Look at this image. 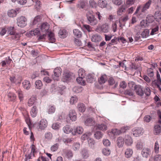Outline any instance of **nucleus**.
I'll list each match as a JSON object with an SVG mask.
<instances>
[{
    "instance_id": "473e14b6",
    "label": "nucleus",
    "mask_w": 161,
    "mask_h": 161,
    "mask_svg": "<svg viewBox=\"0 0 161 161\" xmlns=\"http://www.w3.org/2000/svg\"><path fill=\"white\" fill-rule=\"evenodd\" d=\"M12 36L11 38L13 40H14L16 41L19 40L20 37V35L18 33L15 32L13 34L11 35Z\"/></svg>"
},
{
    "instance_id": "ea45409f",
    "label": "nucleus",
    "mask_w": 161,
    "mask_h": 161,
    "mask_svg": "<svg viewBox=\"0 0 161 161\" xmlns=\"http://www.w3.org/2000/svg\"><path fill=\"white\" fill-rule=\"evenodd\" d=\"M149 33V30L148 29H146L142 32L141 35L142 37L146 38V37L148 36Z\"/></svg>"
},
{
    "instance_id": "a18cd8bd",
    "label": "nucleus",
    "mask_w": 161,
    "mask_h": 161,
    "mask_svg": "<svg viewBox=\"0 0 161 161\" xmlns=\"http://www.w3.org/2000/svg\"><path fill=\"white\" fill-rule=\"evenodd\" d=\"M76 80L77 82L82 85H85V84L86 82L84 80H83V78L82 77L77 78Z\"/></svg>"
},
{
    "instance_id": "ddd939ff",
    "label": "nucleus",
    "mask_w": 161,
    "mask_h": 161,
    "mask_svg": "<svg viewBox=\"0 0 161 161\" xmlns=\"http://www.w3.org/2000/svg\"><path fill=\"white\" fill-rule=\"evenodd\" d=\"M71 75L69 73H65L63 75L62 80L64 82H67L71 80Z\"/></svg>"
},
{
    "instance_id": "79ce46f5",
    "label": "nucleus",
    "mask_w": 161,
    "mask_h": 161,
    "mask_svg": "<svg viewBox=\"0 0 161 161\" xmlns=\"http://www.w3.org/2000/svg\"><path fill=\"white\" fill-rule=\"evenodd\" d=\"M85 2L80 1L77 5V7L79 8H83L85 6Z\"/></svg>"
},
{
    "instance_id": "0eeeda50",
    "label": "nucleus",
    "mask_w": 161,
    "mask_h": 161,
    "mask_svg": "<svg viewBox=\"0 0 161 161\" xmlns=\"http://www.w3.org/2000/svg\"><path fill=\"white\" fill-rule=\"evenodd\" d=\"M133 131V135L135 137H137L142 134L143 133V129L141 128H135Z\"/></svg>"
},
{
    "instance_id": "3c124183",
    "label": "nucleus",
    "mask_w": 161,
    "mask_h": 161,
    "mask_svg": "<svg viewBox=\"0 0 161 161\" xmlns=\"http://www.w3.org/2000/svg\"><path fill=\"white\" fill-rule=\"evenodd\" d=\"M102 152L104 155L108 156L110 154L111 151L108 148H104L103 149Z\"/></svg>"
},
{
    "instance_id": "bf43d9fd",
    "label": "nucleus",
    "mask_w": 161,
    "mask_h": 161,
    "mask_svg": "<svg viewBox=\"0 0 161 161\" xmlns=\"http://www.w3.org/2000/svg\"><path fill=\"white\" fill-rule=\"evenodd\" d=\"M45 138L48 140H50L52 138V134L50 132H47L45 134Z\"/></svg>"
},
{
    "instance_id": "b1692460",
    "label": "nucleus",
    "mask_w": 161,
    "mask_h": 161,
    "mask_svg": "<svg viewBox=\"0 0 161 161\" xmlns=\"http://www.w3.org/2000/svg\"><path fill=\"white\" fill-rule=\"evenodd\" d=\"M23 87L27 90L30 88L31 84L30 82L27 80H25L22 83Z\"/></svg>"
},
{
    "instance_id": "2f4dec72",
    "label": "nucleus",
    "mask_w": 161,
    "mask_h": 161,
    "mask_svg": "<svg viewBox=\"0 0 161 161\" xmlns=\"http://www.w3.org/2000/svg\"><path fill=\"white\" fill-rule=\"evenodd\" d=\"M73 32L75 36L78 38H80L82 36V32L78 29H75L74 30Z\"/></svg>"
},
{
    "instance_id": "a211bd4d",
    "label": "nucleus",
    "mask_w": 161,
    "mask_h": 161,
    "mask_svg": "<svg viewBox=\"0 0 161 161\" xmlns=\"http://www.w3.org/2000/svg\"><path fill=\"white\" fill-rule=\"evenodd\" d=\"M150 152V149L148 148H144L142 152V154L143 156L146 158L149 156V153Z\"/></svg>"
},
{
    "instance_id": "393cba45",
    "label": "nucleus",
    "mask_w": 161,
    "mask_h": 161,
    "mask_svg": "<svg viewBox=\"0 0 161 161\" xmlns=\"http://www.w3.org/2000/svg\"><path fill=\"white\" fill-rule=\"evenodd\" d=\"M91 39L92 42H96L100 41L101 37L100 36L97 34H94L92 36Z\"/></svg>"
},
{
    "instance_id": "603ef678",
    "label": "nucleus",
    "mask_w": 161,
    "mask_h": 161,
    "mask_svg": "<svg viewBox=\"0 0 161 161\" xmlns=\"http://www.w3.org/2000/svg\"><path fill=\"white\" fill-rule=\"evenodd\" d=\"M143 93H145L147 96H150L151 94V91L150 88L147 86L145 88L143 91Z\"/></svg>"
},
{
    "instance_id": "8fccbe9b",
    "label": "nucleus",
    "mask_w": 161,
    "mask_h": 161,
    "mask_svg": "<svg viewBox=\"0 0 161 161\" xmlns=\"http://www.w3.org/2000/svg\"><path fill=\"white\" fill-rule=\"evenodd\" d=\"M89 2L90 6L92 8H95L97 6V3L94 0H90Z\"/></svg>"
},
{
    "instance_id": "a19ab883",
    "label": "nucleus",
    "mask_w": 161,
    "mask_h": 161,
    "mask_svg": "<svg viewBox=\"0 0 161 161\" xmlns=\"http://www.w3.org/2000/svg\"><path fill=\"white\" fill-rule=\"evenodd\" d=\"M48 32V36L50 41L52 42H53L55 41L54 34L51 32L49 31V32Z\"/></svg>"
},
{
    "instance_id": "412c9836",
    "label": "nucleus",
    "mask_w": 161,
    "mask_h": 161,
    "mask_svg": "<svg viewBox=\"0 0 161 161\" xmlns=\"http://www.w3.org/2000/svg\"><path fill=\"white\" fill-rule=\"evenodd\" d=\"M58 34L61 38H64L66 37L68 35V33L65 30L61 29L59 31Z\"/></svg>"
},
{
    "instance_id": "20e7f679",
    "label": "nucleus",
    "mask_w": 161,
    "mask_h": 161,
    "mask_svg": "<svg viewBox=\"0 0 161 161\" xmlns=\"http://www.w3.org/2000/svg\"><path fill=\"white\" fill-rule=\"evenodd\" d=\"M27 19L26 18L23 16H21L19 18L17 22V24L18 26L21 27H25L26 25Z\"/></svg>"
},
{
    "instance_id": "052dcab7",
    "label": "nucleus",
    "mask_w": 161,
    "mask_h": 161,
    "mask_svg": "<svg viewBox=\"0 0 161 161\" xmlns=\"http://www.w3.org/2000/svg\"><path fill=\"white\" fill-rule=\"evenodd\" d=\"M113 3L117 5H121L123 3L122 0H113Z\"/></svg>"
},
{
    "instance_id": "72a5a7b5",
    "label": "nucleus",
    "mask_w": 161,
    "mask_h": 161,
    "mask_svg": "<svg viewBox=\"0 0 161 161\" xmlns=\"http://www.w3.org/2000/svg\"><path fill=\"white\" fill-rule=\"evenodd\" d=\"M8 16L11 17H15L17 14L16 11L14 9H11L8 12Z\"/></svg>"
},
{
    "instance_id": "f257e3e1",
    "label": "nucleus",
    "mask_w": 161,
    "mask_h": 161,
    "mask_svg": "<svg viewBox=\"0 0 161 161\" xmlns=\"http://www.w3.org/2000/svg\"><path fill=\"white\" fill-rule=\"evenodd\" d=\"M36 99L34 97H32L29 100L28 102V106H31L33 104L36 105L34 106L32 108L31 114L32 117H35L37 113V109Z\"/></svg>"
},
{
    "instance_id": "6ab92c4d",
    "label": "nucleus",
    "mask_w": 161,
    "mask_h": 161,
    "mask_svg": "<svg viewBox=\"0 0 161 161\" xmlns=\"http://www.w3.org/2000/svg\"><path fill=\"white\" fill-rule=\"evenodd\" d=\"M101 31L104 33H107L108 32L109 27L108 25L106 24H103L101 27Z\"/></svg>"
},
{
    "instance_id": "c03bdc74",
    "label": "nucleus",
    "mask_w": 161,
    "mask_h": 161,
    "mask_svg": "<svg viewBox=\"0 0 161 161\" xmlns=\"http://www.w3.org/2000/svg\"><path fill=\"white\" fill-rule=\"evenodd\" d=\"M7 29L8 33L11 35L15 32V29L14 27H8Z\"/></svg>"
},
{
    "instance_id": "cd10ccee",
    "label": "nucleus",
    "mask_w": 161,
    "mask_h": 161,
    "mask_svg": "<svg viewBox=\"0 0 161 161\" xmlns=\"http://www.w3.org/2000/svg\"><path fill=\"white\" fill-rule=\"evenodd\" d=\"M83 131V129L81 127L78 126L74 130V132L75 133L72 132L74 135H76L77 133L78 134H81Z\"/></svg>"
},
{
    "instance_id": "2eb2a0df",
    "label": "nucleus",
    "mask_w": 161,
    "mask_h": 161,
    "mask_svg": "<svg viewBox=\"0 0 161 161\" xmlns=\"http://www.w3.org/2000/svg\"><path fill=\"white\" fill-rule=\"evenodd\" d=\"M95 122L92 118H88L85 121V124L86 125L91 126L95 124Z\"/></svg>"
},
{
    "instance_id": "7c9ffc66",
    "label": "nucleus",
    "mask_w": 161,
    "mask_h": 161,
    "mask_svg": "<svg viewBox=\"0 0 161 161\" xmlns=\"http://www.w3.org/2000/svg\"><path fill=\"white\" fill-rule=\"evenodd\" d=\"M107 80V76L105 75H102L98 79L99 84H102L105 83Z\"/></svg>"
},
{
    "instance_id": "aec40b11",
    "label": "nucleus",
    "mask_w": 161,
    "mask_h": 161,
    "mask_svg": "<svg viewBox=\"0 0 161 161\" xmlns=\"http://www.w3.org/2000/svg\"><path fill=\"white\" fill-rule=\"evenodd\" d=\"M126 9V7L125 6V5H122L118 9L117 11V15L119 16L122 15L123 14V13L124 12Z\"/></svg>"
},
{
    "instance_id": "774afa93",
    "label": "nucleus",
    "mask_w": 161,
    "mask_h": 161,
    "mask_svg": "<svg viewBox=\"0 0 161 161\" xmlns=\"http://www.w3.org/2000/svg\"><path fill=\"white\" fill-rule=\"evenodd\" d=\"M155 161H161V155L158 154L154 157Z\"/></svg>"
},
{
    "instance_id": "1a4fd4ad",
    "label": "nucleus",
    "mask_w": 161,
    "mask_h": 161,
    "mask_svg": "<svg viewBox=\"0 0 161 161\" xmlns=\"http://www.w3.org/2000/svg\"><path fill=\"white\" fill-rule=\"evenodd\" d=\"M49 25L47 23H43L41 26V31L42 32L46 33L49 32Z\"/></svg>"
},
{
    "instance_id": "338daca9",
    "label": "nucleus",
    "mask_w": 161,
    "mask_h": 161,
    "mask_svg": "<svg viewBox=\"0 0 161 161\" xmlns=\"http://www.w3.org/2000/svg\"><path fill=\"white\" fill-rule=\"evenodd\" d=\"M88 142L89 145L91 147H92L95 143V142L94 140L90 138H89L88 140Z\"/></svg>"
},
{
    "instance_id": "f704fd0d",
    "label": "nucleus",
    "mask_w": 161,
    "mask_h": 161,
    "mask_svg": "<svg viewBox=\"0 0 161 161\" xmlns=\"http://www.w3.org/2000/svg\"><path fill=\"white\" fill-rule=\"evenodd\" d=\"M86 80L87 82L91 83L94 81L95 80L92 75L89 74L86 77Z\"/></svg>"
},
{
    "instance_id": "49530a36",
    "label": "nucleus",
    "mask_w": 161,
    "mask_h": 161,
    "mask_svg": "<svg viewBox=\"0 0 161 161\" xmlns=\"http://www.w3.org/2000/svg\"><path fill=\"white\" fill-rule=\"evenodd\" d=\"M94 136L97 139H99L102 137L103 133L101 131H97L94 134Z\"/></svg>"
},
{
    "instance_id": "de8ad7c7",
    "label": "nucleus",
    "mask_w": 161,
    "mask_h": 161,
    "mask_svg": "<svg viewBox=\"0 0 161 161\" xmlns=\"http://www.w3.org/2000/svg\"><path fill=\"white\" fill-rule=\"evenodd\" d=\"M143 147V142L141 141H138L136 145V147L137 149H141Z\"/></svg>"
},
{
    "instance_id": "4be33fe9",
    "label": "nucleus",
    "mask_w": 161,
    "mask_h": 161,
    "mask_svg": "<svg viewBox=\"0 0 161 161\" xmlns=\"http://www.w3.org/2000/svg\"><path fill=\"white\" fill-rule=\"evenodd\" d=\"M151 4V0H149L144 4L143 6H142V8L141 10V12H144L149 8Z\"/></svg>"
},
{
    "instance_id": "09e8293b",
    "label": "nucleus",
    "mask_w": 161,
    "mask_h": 161,
    "mask_svg": "<svg viewBox=\"0 0 161 161\" xmlns=\"http://www.w3.org/2000/svg\"><path fill=\"white\" fill-rule=\"evenodd\" d=\"M124 93L125 95H127L130 96H133L134 94L132 90L130 89H127L125 90L124 92Z\"/></svg>"
},
{
    "instance_id": "13d9d810",
    "label": "nucleus",
    "mask_w": 161,
    "mask_h": 161,
    "mask_svg": "<svg viewBox=\"0 0 161 161\" xmlns=\"http://www.w3.org/2000/svg\"><path fill=\"white\" fill-rule=\"evenodd\" d=\"M41 21V18L40 16H37L36 17H35L33 21V24L35 25L38 22Z\"/></svg>"
},
{
    "instance_id": "e433bc0d",
    "label": "nucleus",
    "mask_w": 161,
    "mask_h": 161,
    "mask_svg": "<svg viewBox=\"0 0 161 161\" xmlns=\"http://www.w3.org/2000/svg\"><path fill=\"white\" fill-rule=\"evenodd\" d=\"M159 145L158 142L156 141L154 146L153 151L156 153H158L159 152Z\"/></svg>"
},
{
    "instance_id": "864d4df0",
    "label": "nucleus",
    "mask_w": 161,
    "mask_h": 161,
    "mask_svg": "<svg viewBox=\"0 0 161 161\" xmlns=\"http://www.w3.org/2000/svg\"><path fill=\"white\" fill-rule=\"evenodd\" d=\"M40 33L39 29L37 28L34 31H31L30 32V34L32 35H33L34 36L37 35L38 36L39 35Z\"/></svg>"
},
{
    "instance_id": "58836bf2",
    "label": "nucleus",
    "mask_w": 161,
    "mask_h": 161,
    "mask_svg": "<svg viewBox=\"0 0 161 161\" xmlns=\"http://www.w3.org/2000/svg\"><path fill=\"white\" fill-rule=\"evenodd\" d=\"M82 90V88L81 86H75L73 88V91L77 93L81 92Z\"/></svg>"
},
{
    "instance_id": "6e6552de",
    "label": "nucleus",
    "mask_w": 161,
    "mask_h": 161,
    "mask_svg": "<svg viewBox=\"0 0 161 161\" xmlns=\"http://www.w3.org/2000/svg\"><path fill=\"white\" fill-rule=\"evenodd\" d=\"M94 129H98L102 130H105L107 129L106 123L103 122L101 124H97L94 127Z\"/></svg>"
},
{
    "instance_id": "c85d7f7f",
    "label": "nucleus",
    "mask_w": 161,
    "mask_h": 161,
    "mask_svg": "<svg viewBox=\"0 0 161 161\" xmlns=\"http://www.w3.org/2000/svg\"><path fill=\"white\" fill-rule=\"evenodd\" d=\"M133 153L132 149L130 148L126 149L125 153V157L127 158H130L132 155Z\"/></svg>"
},
{
    "instance_id": "4468645a",
    "label": "nucleus",
    "mask_w": 161,
    "mask_h": 161,
    "mask_svg": "<svg viewBox=\"0 0 161 161\" xmlns=\"http://www.w3.org/2000/svg\"><path fill=\"white\" fill-rule=\"evenodd\" d=\"M117 145L119 147H122L124 143V139L121 136L118 137L116 141Z\"/></svg>"
},
{
    "instance_id": "39448f33",
    "label": "nucleus",
    "mask_w": 161,
    "mask_h": 161,
    "mask_svg": "<svg viewBox=\"0 0 161 161\" xmlns=\"http://www.w3.org/2000/svg\"><path fill=\"white\" fill-rule=\"evenodd\" d=\"M61 69L60 68H56L54 70V75H53V79L54 80H58V77L61 75Z\"/></svg>"
},
{
    "instance_id": "680f3d73",
    "label": "nucleus",
    "mask_w": 161,
    "mask_h": 161,
    "mask_svg": "<svg viewBox=\"0 0 161 161\" xmlns=\"http://www.w3.org/2000/svg\"><path fill=\"white\" fill-rule=\"evenodd\" d=\"M58 143H56L51 147V150L53 152L55 151L58 149Z\"/></svg>"
},
{
    "instance_id": "f3484780",
    "label": "nucleus",
    "mask_w": 161,
    "mask_h": 161,
    "mask_svg": "<svg viewBox=\"0 0 161 161\" xmlns=\"http://www.w3.org/2000/svg\"><path fill=\"white\" fill-rule=\"evenodd\" d=\"M76 113L74 110H70L69 111V116L70 119L73 121H75L76 119Z\"/></svg>"
},
{
    "instance_id": "5701e85b",
    "label": "nucleus",
    "mask_w": 161,
    "mask_h": 161,
    "mask_svg": "<svg viewBox=\"0 0 161 161\" xmlns=\"http://www.w3.org/2000/svg\"><path fill=\"white\" fill-rule=\"evenodd\" d=\"M153 131L155 135H158L161 132V127L160 126L158 125H155L154 127Z\"/></svg>"
},
{
    "instance_id": "6e6d98bb",
    "label": "nucleus",
    "mask_w": 161,
    "mask_h": 161,
    "mask_svg": "<svg viewBox=\"0 0 161 161\" xmlns=\"http://www.w3.org/2000/svg\"><path fill=\"white\" fill-rule=\"evenodd\" d=\"M73 138H64L63 141L65 144L70 143L73 141Z\"/></svg>"
},
{
    "instance_id": "5fc2aeb1",
    "label": "nucleus",
    "mask_w": 161,
    "mask_h": 161,
    "mask_svg": "<svg viewBox=\"0 0 161 161\" xmlns=\"http://www.w3.org/2000/svg\"><path fill=\"white\" fill-rule=\"evenodd\" d=\"M91 135L90 133H89L87 134H85L82 135L81 136V139L84 140L86 139H88L89 138V136Z\"/></svg>"
},
{
    "instance_id": "0e129e2a",
    "label": "nucleus",
    "mask_w": 161,
    "mask_h": 161,
    "mask_svg": "<svg viewBox=\"0 0 161 161\" xmlns=\"http://www.w3.org/2000/svg\"><path fill=\"white\" fill-rule=\"evenodd\" d=\"M77 101V99L75 97H71L70 102L71 104H73L75 103Z\"/></svg>"
},
{
    "instance_id": "c756f323",
    "label": "nucleus",
    "mask_w": 161,
    "mask_h": 161,
    "mask_svg": "<svg viewBox=\"0 0 161 161\" xmlns=\"http://www.w3.org/2000/svg\"><path fill=\"white\" fill-rule=\"evenodd\" d=\"M77 108L79 111L81 112H84L86 109V107L84 104L81 103L78 104Z\"/></svg>"
},
{
    "instance_id": "9d476101",
    "label": "nucleus",
    "mask_w": 161,
    "mask_h": 161,
    "mask_svg": "<svg viewBox=\"0 0 161 161\" xmlns=\"http://www.w3.org/2000/svg\"><path fill=\"white\" fill-rule=\"evenodd\" d=\"M151 22L150 17L149 15L147 16L146 20H143L141 21L140 25L142 27H146L149 26Z\"/></svg>"
},
{
    "instance_id": "37998d69",
    "label": "nucleus",
    "mask_w": 161,
    "mask_h": 161,
    "mask_svg": "<svg viewBox=\"0 0 161 161\" xmlns=\"http://www.w3.org/2000/svg\"><path fill=\"white\" fill-rule=\"evenodd\" d=\"M42 86V81L39 80H37L35 82V87L38 89H40Z\"/></svg>"
},
{
    "instance_id": "4d7b16f0",
    "label": "nucleus",
    "mask_w": 161,
    "mask_h": 161,
    "mask_svg": "<svg viewBox=\"0 0 161 161\" xmlns=\"http://www.w3.org/2000/svg\"><path fill=\"white\" fill-rule=\"evenodd\" d=\"M8 97L11 98L10 100L11 101L15 100L16 97L15 95L14 94L10 92L8 94Z\"/></svg>"
},
{
    "instance_id": "423d86ee",
    "label": "nucleus",
    "mask_w": 161,
    "mask_h": 161,
    "mask_svg": "<svg viewBox=\"0 0 161 161\" xmlns=\"http://www.w3.org/2000/svg\"><path fill=\"white\" fill-rule=\"evenodd\" d=\"M134 90L136 93L140 96H142L144 94L143 91L142 90V87L139 85H135L134 86Z\"/></svg>"
},
{
    "instance_id": "69168bd1",
    "label": "nucleus",
    "mask_w": 161,
    "mask_h": 161,
    "mask_svg": "<svg viewBox=\"0 0 161 161\" xmlns=\"http://www.w3.org/2000/svg\"><path fill=\"white\" fill-rule=\"evenodd\" d=\"M103 143L104 145L106 146H109L110 144V141L107 139H104L103 140Z\"/></svg>"
},
{
    "instance_id": "f03ea898",
    "label": "nucleus",
    "mask_w": 161,
    "mask_h": 161,
    "mask_svg": "<svg viewBox=\"0 0 161 161\" xmlns=\"http://www.w3.org/2000/svg\"><path fill=\"white\" fill-rule=\"evenodd\" d=\"M86 17L89 24L94 26L97 24L98 21L95 17L94 15L93 14L92 11L87 12L86 14Z\"/></svg>"
},
{
    "instance_id": "9b49d317",
    "label": "nucleus",
    "mask_w": 161,
    "mask_h": 161,
    "mask_svg": "<svg viewBox=\"0 0 161 161\" xmlns=\"http://www.w3.org/2000/svg\"><path fill=\"white\" fill-rule=\"evenodd\" d=\"M28 2H29V1ZM34 2L36 3L35 5L36 8L37 9H39L41 4L40 1L37 0H30V4H27V5L29 6H31L33 4Z\"/></svg>"
},
{
    "instance_id": "dca6fc26",
    "label": "nucleus",
    "mask_w": 161,
    "mask_h": 161,
    "mask_svg": "<svg viewBox=\"0 0 161 161\" xmlns=\"http://www.w3.org/2000/svg\"><path fill=\"white\" fill-rule=\"evenodd\" d=\"M47 123L46 120L42 119L41 120L38 125L39 129L41 130L44 129L47 127Z\"/></svg>"
},
{
    "instance_id": "bb28decb",
    "label": "nucleus",
    "mask_w": 161,
    "mask_h": 161,
    "mask_svg": "<svg viewBox=\"0 0 161 161\" xmlns=\"http://www.w3.org/2000/svg\"><path fill=\"white\" fill-rule=\"evenodd\" d=\"M64 153L65 154L67 158H70L73 156V153L72 151L70 150H66L64 149L63 151Z\"/></svg>"
},
{
    "instance_id": "4c0bfd02",
    "label": "nucleus",
    "mask_w": 161,
    "mask_h": 161,
    "mask_svg": "<svg viewBox=\"0 0 161 161\" xmlns=\"http://www.w3.org/2000/svg\"><path fill=\"white\" fill-rule=\"evenodd\" d=\"M63 130L65 133L68 134L71 132L72 129L68 125H66L63 128Z\"/></svg>"
},
{
    "instance_id": "7ed1b4c3",
    "label": "nucleus",
    "mask_w": 161,
    "mask_h": 161,
    "mask_svg": "<svg viewBox=\"0 0 161 161\" xmlns=\"http://www.w3.org/2000/svg\"><path fill=\"white\" fill-rule=\"evenodd\" d=\"M157 80L153 81L152 82V86L154 87H157L159 89V90L161 92V88L160 87V84H161V79L160 74L158 72L157 73Z\"/></svg>"
},
{
    "instance_id": "a878e982",
    "label": "nucleus",
    "mask_w": 161,
    "mask_h": 161,
    "mask_svg": "<svg viewBox=\"0 0 161 161\" xmlns=\"http://www.w3.org/2000/svg\"><path fill=\"white\" fill-rule=\"evenodd\" d=\"M98 5L102 8H104L106 7L107 2L106 0H99L98 1Z\"/></svg>"
},
{
    "instance_id": "e2e57ef3",
    "label": "nucleus",
    "mask_w": 161,
    "mask_h": 161,
    "mask_svg": "<svg viewBox=\"0 0 161 161\" xmlns=\"http://www.w3.org/2000/svg\"><path fill=\"white\" fill-rule=\"evenodd\" d=\"M111 132L114 135H119L121 133L120 130H118L117 129L112 130Z\"/></svg>"
},
{
    "instance_id": "c9c22d12",
    "label": "nucleus",
    "mask_w": 161,
    "mask_h": 161,
    "mask_svg": "<svg viewBox=\"0 0 161 161\" xmlns=\"http://www.w3.org/2000/svg\"><path fill=\"white\" fill-rule=\"evenodd\" d=\"M81 154L82 157L84 159H86L89 156L88 152L86 149H83L82 151Z\"/></svg>"
},
{
    "instance_id": "f8f14e48",
    "label": "nucleus",
    "mask_w": 161,
    "mask_h": 161,
    "mask_svg": "<svg viewBox=\"0 0 161 161\" xmlns=\"http://www.w3.org/2000/svg\"><path fill=\"white\" fill-rule=\"evenodd\" d=\"M127 146H130L133 143V140L131 137L128 135H125V138L124 142Z\"/></svg>"
}]
</instances>
